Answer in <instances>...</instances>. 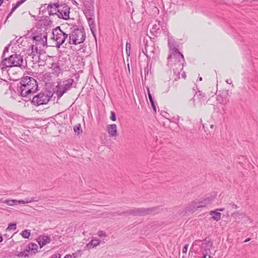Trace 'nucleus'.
<instances>
[{
	"label": "nucleus",
	"mask_w": 258,
	"mask_h": 258,
	"mask_svg": "<svg viewBox=\"0 0 258 258\" xmlns=\"http://www.w3.org/2000/svg\"><path fill=\"white\" fill-rule=\"evenodd\" d=\"M224 210H225V209H224V208H221V209H217L216 210H217V211H218H218H221V212H222V211H224Z\"/></svg>",
	"instance_id": "49"
},
{
	"label": "nucleus",
	"mask_w": 258,
	"mask_h": 258,
	"mask_svg": "<svg viewBox=\"0 0 258 258\" xmlns=\"http://www.w3.org/2000/svg\"><path fill=\"white\" fill-rule=\"evenodd\" d=\"M229 206H230L231 207L232 209H237V208H238V206L236 205H235V204H233V203L230 204Z\"/></svg>",
	"instance_id": "41"
},
{
	"label": "nucleus",
	"mask_w": 258,
	"mask_h": 258,
	"mask_svg": "<svg viewBox=\"0 0 258 258\" xmlns=\"http://www.w3.org/2000/svg\"><path fill=\"white\" fill-rule=\"evenodd\" d=\"M165 115H166V114H164V115L163 114V116L166 117Z\"/></svg>",
	"instance_id": "58"
},
{
	"label": "nucleus",
	"mask_w": 258,
	"mask_h": 258,
	"mask_svg": "<svg viewBox=\"0 0 258 258\" xmlns=\"http://www.w3.org/2000/svg\"><path fill=\"white\" fill-rule=\"evenodd\" d=\"M52 33L53 36L52 38L56 42L57 48H59L63 44L67 45L69 35L62 31L59 26L53 29Z\"/></svg>",
	"instance_id": "7"
},
{
	"label": "nucleus",
	"mask_w": 258,
	"mask_h": 258,
	"mask_svg": "<svg viewBox=\"0 0 258 258\" xmlns=\"http://www.w3.org/2000/svg\"><path fill=\"white\" fill-rule=\"evenodd\" d=\"M200 208L201 207H200L199 202H191V203L187 207L188 211L191 212L195 211L196 210Z\"/></svg>",
	"instance_id": "23"
},
{
	"label": "nucleus",
	"mask_w": 258,
	"mask_h": 258,
	"mask_svg": "<svg viewBox=\"0 0 258 258\" xmlns=\"http://www.w3.org/2000/svg\"><path fill=\"white\" fill-rule=\"evenodd\" d=\"M52 24V21L49 20L48 17H45L39 20V25L41 26H48Z\"/></svg>",
	"instance_id": "22"
},
{
	"label": "nucleus",
	"mask_w": 258,
	"mask_h": 258,
	"mask_svg": "<svg viewBox=\"0 0 258 258\" xmlns=\"http://www.w3.org/2000/svg\"><path fill=\"white\" fill-rule=\"evenodd\" d=\"M163 113H164V114H168V113H167L166 112H164Z\"/></svg>",
	"instance_id": "57"
},
{
	"label": "nucleus",
	"mask_w": 258,
	"mask_h": 258,
	"mask_svg": "<svg viewBox=\"0 0 258 258\" xmlns=\"http://www.w3.org/2000/svg\"><path fill=\"white\" fill-rule=\"evenodd\" d=\"M22 236L25 238H28L30 235V231L29 230H25L21 233Z\"/></svg>",
	"instance_id": "28"
},
{
	"label": "nucleus",
	"mask_w": 258,
	"mask_h": 258,
	"mask_svg": "<svg viewBox=\"0 0 258 258\" xmlns=\"http://www.w3.org/2000/svg\"><path fill=\"white\" fill-rule=\"evenodd\" d=\"M156 25H155L154 29H156Z\"/></svg>",
	"instance_id": "61"
},
{
	"label": "nucleus",
	"mask_w": 258,
	"mask_h": 258,
	"mask_svg": "<svg viewBox=\"0 0 258 258\" xmlns=\"http://www.w3.org/2000/svg\"><path fill=\"white\" fill-rule=\"evenodd\" d=\"M98 235L99 237H106L107 236V234L106 233L104 232L103 231H99L98 232Z\"/></svg>",
	"instance_id": "35"
},
{
	"label": "nucleus",
	"mask_w": 258,
	"mask_h": 258,
	"mask_svg": "<svg viewBox=\"0 0 258 258\" xmlns=\"http://www.w3.org/2000/svg\"><path fill=\"white\" fill-rule=\"evenodd\" d=\"M23 56L20 54H14L10 55L9 57H6L2 60L1 67L2 71H5L7 68H11L13 67H21L23 66Z\"/></svg>",
	"instance_id": "3"
},
{
	"label": "nucleus",
	"mask_w": 258,
	"mask_h": 258,
	"mask_svg": "<svg viewBox=\"0 0 258 258\" xmlns=\"http://www.w3.org/2000/svg\"><path fill=\"white\" fill-rule=\"evenodd\" d=\"M130 50H131V44L128 43H126V54L128 55L130 54Z\"/></svg>",
	"instance_id": "32"
},
{
	"label": "nucleus",
	"mask_w": 258,
	"mask_h": 258,
	"mask_svg": "<svg viewBox=\"0 0 258 258\" xmlns=\"http://www.w3.org/2000/svg\"><path fill=\"white\" fill-rule=\"evenodd\" d=\"M30 252H31V254H34L37 252L38 249V245L35 243H30L29 244L26 245Z\"/></svg>",
	"instance_id": "20"
},
{
	"label": "nucleus",
	"mask_w": 258,
	"mask_h": 258,
	"mask_svg": "<svg viewBox=\"0 0 258 258\" xmlns=\"http://www.w3.org/2000/svg\"><path fill=\"white\" fill-rule=\"evenodd\" d=\"M169 55L168 56L167 66L172 69L174 79L177 81L179 79L180 71L183 69L184 59L183 55L174 45V40L168 38Z\"/></svg>",
	"instance_id": "1"
},
{
	"label": "nucleus",
	"mask_w": 258,
	"mask_h": 258,
	"mask_svg": "<svg viewBox=\"0 0 258 258\" xmlns=\"http://www.w3.org/2000/svg\"><path fill=\"white\" fill-rule=\"evenodd\" d=\"M74 131L75 133L78 134H80L82 133V130L81 128V125L80 123L77 124L76 125L74 126Z\"/></svg>",
	"instance_id": "26"
},
{
	"label": "nucleus",
	"mask_w": 258,
	"mask_h": 258,
	"mask_svg": "<svg viewBox=\"0 0 258 258\" xmlns=\"http://www.w3.org/2000/svg\"><path fill=\"white\" fill-rule=\"evenodd\" d=\"M19 6L18 5H17V4H16V5L15 6L13 5V7L11 11V12H10V13L8 14V15L7 16V18L5 21V23H6V22L7 21V20L11 17V16L12 15V14H13V13L16 10L17 8H18Z\"/></svg>",
	"instance_id": "27"
},
{
	"label": "nucleus",
	"mask_w": 258,
	"mask_h": 258,
	"mask_svg": "<svg viewBox=\"0 0 258 258\" xmlns=\"http://www.w3.org/2000/svg\"><path fill=\"white\" fill-rule=\"evenodd\" d=\"M38 200L36 199V198H31L30 199L28 198L26 199L25 201V204L30 203L33 202H37Z\"/></svg>",
	"instance_id": "31"
},
{
	"label": "nucleus",
	"mask_w": 258,
	"mask_h": 258,
	"mask_svg": "<svg viewBox=\"0 0 258 258\" xmlns=\"http://www.w3.org/2000/svg\"><path fill=\"white\" fill-rule=\"evenodd\" d=\"M50 241V237L47 235L40 236L37 239V242H38L41 248L49 243Z\"/></svg>",
	"instance_id": "14"
},
{
	"label": "nucleus",
	"mask_w": 258,
	"mask_h": 258,
	"mask_svg": "<svg viewBox=\"0 0 258 258\" xmlns=\"http://www.w3.org/2000/svg\"><path fill=\"white\" fill-rule=\"evenodd\" d=\"M4 0H0V6H1V5L3 4V2H4Z\"/></svg>",
	"instance_id": "53"
},
{
	"label": "nucleus",
	"mask_w": 258,
	"mask_h": 258,
	"mask_svg": "<svg viewBox=\"0 0 258 258\" xmlns=\"http://www.w3.org/2000/svg\"><path fill=\"white\" fill-rule=\"evenodd\" d=\"M250 240V239L249 238H248L246 239L244 241V242H247L249 241Z\"/></svg>",
	"instance_id": "51"
},
{
	"label": "nucleus",
	"mask_w": 258,
	"mask_h": 258,
	"mask_svg": "<svg viewBox=\"0 0 258 258\" xmlns=\"http://www.w3.org/2000/svg\"><path fill=\"white\" fill-rule=\"evenodd\" d=\"M2 241H3V237L1 235V234H0V242H1Z\"/></svg>",
	"instance_id": "52"
},
{
	"label": "nucleus",
	"mask_w": 258,
	"mask_h": 258,
	"mask_svg": "<svg viewBox=\"0 0 258 258\" xmlns=\"http://www.w3.org/2000/svg\"><path fill=\"white\" fill-rule=\"evenodd\" d=\"M214 198L215 197L213 196L206 198L203 201L199 202L200 207L201 208L206 207L211 203V202L214 200Z\"/></svg>",
	"instance_id": "15"
},
{
	"label": "nucleus",
	"mask_w": 258,
	"mask_h": 258,
	"mask_svg": "<svg viewBox=\"0 0 258 258\" xmlns=\"http://www.w3.org/2000/svg\"><path fill=\"white\" fill-rule=\"evenodd\" d=\"M143 52L147 56H148L146 46H145V50H143Z\"/></svg>",
	"instance_id": "45"
},
{
	"label": "nucleus",
	"mask_w": 258,
	"mask_h": 258,
	"mask_svg": "<svg viewBox=\"0 0 258 258\" xmlns=\"http://www.w3.org/2000/svg\"><path fill=\"white\" fill-rule=\"evenodd\" d=\"M210 127H211V128H213V127H214V125H213V124H211V125H210Z\"/></svg>",
	"instance_id": "55"
},
{
	"label": "nucleus",
	"mask_w": 258,
	"mask_h": 258,
	"mask_svg": "<svg viewBox=\"0 0 258 258\" xmlns=\"http://www.w3.org/2000/svg\"><path fill=\"white\" fill-rule=\"evenodd\" d=\"M73 82L74 80L70 79L58 84L56 87V94L58 98H60L67 90L70 89Z\"/></svg>",
	"instance_id": "10"
},
{
	"label": "nucleus",
	"mask_w": 258,
	"mask_h": 258,
	"mask_svg": "<svg viewBox=\"0 0 258 258\" xmlns=\"http://www.w3.org/2000/svg\"><path fill=\"white\" fill-rule=\"evenodd\" d=\"M16 223H10L8 225V227L6 229V230H16Z\"/></svg>",
	"instance_id": "29"
},
{
	"label": "nucleus",
	"mask_w": 258,
	"mask_h": 258,
	"mask_svg": "<svg viewBox=\"0 0 258 258\" xmlns=\"http://www.w3.org/2000/svg\"><path fill=\"white\" fill-rule=\"evenodd\" d=\"M16 252L17 253L16 254V255L20 258H26L32 255L30 250H29L27 247L24 245H21V251H18L17 249Z\"/></svg>",
	"instance_id": "11"
},
{
	"label": "nucleus",
	"mask_w": 258,
	"mask_h": 258,
	"mask_svg": "<svg viewBox=\"0 0 258 258\" xmlns=\"http://www.w3.org/2000/svg\"><path fill=\"white\" fill-rule=\"evenodd\" d=\"M110 119L112 121H115L116 119L115 113L113 111H111Z\"/></svg>",
	"instance_id": "36"
},
{
	"label": "nucleus",
	"mask_w": 258,
	"mask_h": 258,
	"mask_svg": "<svg viewBox=\"0 0 258 258\" xmlns=\"http://www.w3.org/2000/svg\"><path fill=\"white\" fill-rule=\"evenodd\" d=\"M67 42L70 44L77 45L83 43L86 38V33L84 29L76 28L69 34Z\"/></svg>",
	"instance_id": "6"
},
{
	"label": "nucleus",
	"mask_w": 258,
	"mask_h": 258,
	"mask_svg": "<svg viewBox=\"0 0 258 258\" xmlns=\"http://www.w3.org/2000/svg\"><path fill=\"white\" fill-rule=\"evenodd\" d=\"M52 94L51 92H41L33 97L32 103L35 106L46 104L50 100Z\"/></svg>",
	"instance_id": "8"
},
{
	"label": "nucleus",
	"mask_w": 258,
	"mask_h": 258,
	"mask_svg": "<svg viewBox=\"0 0 258 258\" xmlns=\"http://www.w3.org/2000/svg\"><path fill=\"white\" fill-rule=\"evenodd\" d=\"M87 21L90 27V30L93 36L95 37V32L96 30V23L95 22V17L87 19Z\"/></svg>",
	"instance_id": "16"
},
{
	"label": "nucleus",
	"mask_w": 258,
	"mask_h": 258,
	"mask_svg": "<svg viewBox=\"0 0 258 258\" xmlns=\"http://www.w3.org/2000/svg\"><path fill=\"white\" fill-rule=\"evenodd\" d=\"M20 90L23 97H29L38 90L36 80L32 77L25 76L20 82Z\"/></svg>",
	"instance_id": "2"
},
{
	"label": "nucleus",
	"mask_w": 258,
	"mask_h": 258,
	"mask_svg": "<svg viewBox=\"0 0 258 258\" xmlns=\"http://www.w3.org/2000/svg\"><path fill=\"white\" fill-rule=\"evenodd\" d=\"M11 43H10L7 46L5 47V48L4 50V52H3V56H2L3 57L5 56V53L9 51V47L11 46Z\"/></svg>",
	"instance_id": "34"
},
{
	"label": "nucleus",
	"mask_w": 258,
	"mask_h": 258,
	"mask_svg": "<svg viewBox=\"0 0 258 258\" xmlns=\"http://www.w3.org/2000/svg\"><path fill=\"white\" fill-rule=\"evenodd\" d=\"M159 209L158 207H152L150 208H135L130 210L125 211L122 213H118V215L128 216L132 215L134 216H145L152 214L157 213L159 212Z\"/></svg>",
	"instance_id": "4"
},
{
	"label": "nucleus",
	"mask_w": 258,
	"mask_h": 258,
	"mask_svg": "<svg viewBox=\"0 0 258 258\" xmlns=\"http://www.w3.org/2000/svg\"><path fill=\"white\" fill-rule=\"evenodd\" d=\"M64 258H72V255L71 254H67L64 256Z\"/></svg>",
	"instance_id": "47"
},
{
	"label": "nucleus",
	"mask_w": 258,
	"mask_h": 258,
	"mask_svg": "<svg viewBox=\"0 0 258 258\" xmlns=\"http://www.w3.org/2000/svg\"><path fill=\"white\" fill-rule=\"evenodd\" d=\"M199 81H202V77H200L199 78Z\"/></svg>",
	"instance_id": "56"
},
{
	"label": "nucleus",
	"mask_w": 258,
	"mask_h": 258,
	"mask_svg": "<svg viewBox=\"0 0 258 258\" xmlns=\"http://www.w3.org/2000/svg\"><path fill=\"white\" fill-rule=\"evenodd\" d=\"M199 96H202L201 91L197 92L192 98L194 106L196 107L201 106L204 103V100L199 99Z\"/></svg>",
	"instance_id": "13"
},
{
	"label": "nucleus",
	"mask_w": 258,
	"mask_h": 258,
	"mask_svg": "<svg viewBox=\"0 0 258 258\" xmlns=\"http://www.w3.org/2000/svg\"><path fill=\"white\" fill-rule=\"evenodd\" d=\"M52 70V74L54 75L55 76H58V75L61 73V70L60 69V67L56 63H52L51 67L50 68Z\"/></svg>",
	"instance_id": "18"
},
{
	"label": "nucleus",
	"mask_w": 258,
	"mask_h": 258,
	"mask_svg": "<svg viewBox=\"0 0 258 258\" xmlns=\"http://www.w3.org/2000/svg\"><path fill=\"white\" fill-rule=\"evenodd\" d=\"M27 0H19V1H18L17 2V5H18L19 6H20V5H21L23 3H24L25 2H26Z\"/></svg>",
	"instance_id": "40"
},
{
	"label": "nucleus",
	"mask_w": 258,
	"mask_h": 258,
	"mask_svg": "<svg viewBox=\"0 0 258 258\" xmlns=\"http://www.w3.org/2000/svg\"><path fill=\"white\" fill-rule=\"evenodd\" d=\"M38 45H36V44H32L31 45V50L32 53L37 52L38 51Z\"/></svg>",
	"instance_id": "33"
},
{
	"label": "nucleus",
	"mask_w": 258,
	"mask_h": 258,
	"mask_svg": "<svg viewBox=\"0 0 258 258\" xmlns=\"http://www.w3.org/2000/svg\"><path fill=\"white\" fill-rule=\"evenodd\" d=\"M3 203H5L9 206H13L12 200H6L3 201Z\"/></svg>",
	"instance_id": "37"
},
{
	"label": "nucleus",
	"mask_w": 258,
	"mask_h": 258,
	"mask_svg": "<svg viewBox=\"0 0 258 258\" xmlns=\"http://www.w3.org/2000/svg\"><path fill=\"white\" fill-rule=\"evenodd\" d=\"M151 104L152 105V106L154 110L156 112V106H155V105L154 104V101L153 102V103H151Z\"/></svg>",
	"instance_id": "44"
},
{
	"label": "nucleus",
	"mask_w": 258,
	"mask_h": 258,
	"mask_svg": "<svg viewBox=\"0 0 258 258\" xmlns=\"http://www.w3.org/2000/svg\"><path fill=\"white\" fill-rule=\"evenodd\" d=\"M18 204H24L25 201L24 200H19L18 201Z\"/></svg>",
	"instance_id": "46"
},
{
	"label": "nucleus",
	"mask_w": 258,
	"mask_h": 258,
	"mask_svg": "<svg viewBox=\"0 0 258 258\" xmlns=\"http://www.w3.org/2000/svg\"><path fill=\"white\" fill-rule=\"evenodd\" d=\"M100 242L101 241L100 240L96 237L93 238L89 243L86 244V247L88 249H91L98 245Z\"/></svg>",
	"instance_id": "19"
},
{
	"label": "nucleus",
	"mask_w": 258,
	"mask_h": 258,
	"mask_svg": "<svg viewBox=\"0 0 258 258\" xmlns=\"http://www.w3.org/2000/svg\"><path fill=\"white\" fill-rule=\"evenodd\" d=\"M107 131L110 137H117L118 133L117 126L115 124H109L107 126Z\"/></svg>",
	"instance_id": "12"
},
{
	"label": "nucleus",
	"mask_w": 258,
	"mask_h": 258,
	"mask_svg": "<svg viewBox=\"0 0 258 258\" xmlns=\"http://www.w3.org/2000/svg\"><path fill=\"white\" fill-rule=\"evenodd\" d=\"M182 75L183 77V78H185V72H183V74H182Z\"/></svg>",
	"instance_id": "54"
},
{
	"label": "nucleus",
	"mask_w": 258,
	"mask_h": 258,
	"mask_svg": "<svg viewBox=\"0 0 258 258\" xmlns=\"http://www.w3.org/2000/svg\"><path fill=\"white\" fill-rule=\"evenodd\" d=\"M148 97H149V99L150 102V103H153V98L152 97L151 94L150 93V92L149 91V89H148Z\"/></svg>",
	"instance_id": "38"
},
{
	"label": "nucleus",
	"mask_w": 258,
	"mask_h": 258,
	"mask_svg": "<svg viewBox=\"0 0 258 258\" xmlns=\"http://www.w3.org/2000/svg\"><path fill=\"white\" fill-rule=\"evenodd\" d=\"M84 13L87 19L95 17L94 10L93 6L91 5V6L89 7V8L85 10L84 12Z\"/></svg>",
	"instance_id": "17"
},
{
	"label": "nucleus",
	"mask_w": 258,
	"mask_h": 258,
	"mask_svg": "<svg viewBox=\"0 0 258 258\" xmlns=\"http://www.w3.org/2000/svg\"><path fill=\"white\" fill-rule=\"evenodd\" d=\"M156 25H155L154 29H156Z\"/></svg>",
	"instance_id": "62"
},
{
	"label": "nucleus",
	"mask_w": 258,
	"mask_h": 258,
	"mask_svg": "<svg viewBox=\"0 0 258 258\" xmlns=\"http://www.w3.org/2000/svg\"><path fill=\"white\" fill-rule=\"evenodd\" d=\"M72 255L74 258H76L77 257V253H73Z\"/></svg>",
	"instance_id": "50"
},
{
	"label": "nucleus",
	"mask_w": 258,
	"mask_h": 258,
	"mask_svg": "<svg viewBox=\"0 0 258 258\" xmlns=\"http://www.w3.org/2000/svg\"><path fill=\"white\" fill-rule=\"evenodd\" d=\"M210 253V249H205V252H203V256L202 258H211L210 255L209 254Z\"/></svg>",
	"instance_id": "30"
},
{
	"label": "nucleus",
	"mask_w": 258,
	"mask_h": 258,
	"mask_svg": "<svg viewBox=\"0 0 258 258\" xmlns=\"http://www.w3.org/2000/svg\"><path fill=\"white\" fill-rule=\"evenodd\" d=\"M202 247H207L208 249H209V247H211L212 246V243L210 241L209 239L207 238H205L204 240V242L202 244Z\"/></svg>",
	"instance_id": "25"
},
{
	"label": "nucleus",
	"mask_w": 258,
	"mask_h": 258,
	"mask_svg": "<svg viewBox=\"0 0 258 258\" xmlns=\"http://www.w3.org/2000/svg\"><path fill=\"white\" fill-rule=\"evenodd\" d=\"M156 25H155L154 29H156Z\"/></svg>",
	"instance_id": "60"
},
{
	"label": "nucleus",
	"mask_w": 258,
	"mask_h": 258,
	"mask_svg": "<svg viewBox=\"0 0 258 258\" xmlns=\"http://www.w3.org/2000/svg\"><path fill=\"white\" fill-rule=\"evenodd\" d=\"M188 244H185L184 247H183V249H182V252L183 253H186L187 252V249H188Z\"/></svg>",
	"instance_id": "39"
},
{
	"label": "nucleus",
	"mask_w": 258,
	"mask_h": 258,
	"mask_svg": "<svg viewBox=\"0 0 258 258\" xmlns=\"http://www.w3.org/2000/svg\"><path fill=\"white\" fill-rule=\"evenodd\" d=\"M165 115H166V114H164V115L163 114V116L166 117Z\"/></svg>",
	"instance_id": "59"
},
{
	"label": "nucleus",
	"mask_w": 258,
	"mask_h": 258,
	"mask_svg": "<svg viewBox=\"0 0 258 258\" xmlns=\"http://www.w3.org/2000/svg\"><path fill=\"white\" fill-rule=\"evenodd\" d=\"M210 215L212 216L211 218L216 221H218L221 219V214L216 210L210 211Z\"/></svg>",
	"instance_id": "21"
},
{
	"label": "nucleus",
	"mask_w": 258,
	"mask_h": 258,
	"mask_svg": "<svg viewBox=\"0 0 258 258\" xmlns=\"http://www.w3.org/2000/svg\"><path fill=\"white\" fill-rule=\"evenodd\" d=\"M47 33L41 30L35 31L32 34V38L33 42H35L36 45H39V48L47 46Z\"/></svg>",
	"instance_id": "9"
},
{
	"label": "nucleus",
	"mask_w": 258,
	"mask_h": 258,
	"mask_svg": "<svg viewBox=\"0 0 258 258\" xmlns=\"http://www.w3.org/2000/svg\"><path fill=\"white\" fill-rule=\"evenodd\" d=\"M53 5L55 6L58 18L65 20L70 19V8L65 1L57 0V2L53 3Z\"/></svg>",
	"instance_id": "5"
},
{
	"label": "nucleus",
	"mask_w": 258,
	"mask_h": 258,
	"mask_svg": "<svg viewBox=\"0 0 258 258\" xmlns=\"http://www.w3.org/2000/svg\"><path fill=\"white\" fill-rule=\"evenodd\" d=\"M47 10L48 13L49 15L52 16L56 15V10L55 9V6L53 5V3H51L48 5L47 7Z\"/></svg>",
	"instance_id": "24"
},
{
	"label": "nucleus",
	"mask_w": 258,
	"mask_h": 258,
	"mask_svg": "<svg viewBox=\"0 0 258 258\" xmlns=\"http://www.w3.org/2000/svg\"><path fill=\"white\" fill-rule=\"evenodd\" d=\"M226 83H227L229 84H231L232 83V80L231 79H227L226 81Z\"/></svg>",
	"instance_id": "48"
},
{
	"label": "nucleus",
	"mask_w": 258,
	"mask_h": 258,
	"mask_svg": "<svg viewBox=\"0 0 258 258\" xmlns=\"http://www.w3.org/2000/svg\"><path fill=\"white\" fill-rule=\"evenodd\" d=\"M12 202H13V205H18V200H12Z\"/></svg>",
	"instance_id": "43"
},
{
	"label": "nucleus",
	"mask_w": 258,
	"mask_h": 258,
	"mask_svg": "<svg viewBox=\"0 0 258 258\" xmlns=\"http://www.w3.org/2000/svg\"><path fill=\"white\" fill-rule=\"evenodd\" d=\"M205 95H203L202 94V96H199V99H201V100H204V102L205 101Z\"/></svg>",
	"instance_id": "42"
}]
</instances>
